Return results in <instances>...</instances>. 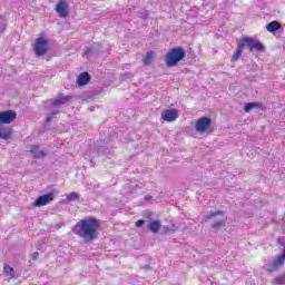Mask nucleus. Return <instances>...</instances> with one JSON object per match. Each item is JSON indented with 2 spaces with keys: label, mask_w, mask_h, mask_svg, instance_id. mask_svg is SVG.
<instances>
[{
  "label": "nucleus",
  "mask_w": 285,
  "mask_h": 285,
  "mask_svg": "<svg viewBox=\"0 0 285 285\" xmlns=\"http://www.w3.org/2000/svg\"><path fill=\"white\" fill-rule=\"evenodd\" d=\"M101 227L99 219L95 217H88L78 222L73 228L72 233L83 239V242H95L97 239V232Z\"/></svg>",
  "instance_id": "nucleus-1"
},
{
  "label": "nucleus",
  "mask_w": 285,
  "mask_h": 285,
  "mask_svg": "<svg viewBox=\"0 0 285 285\" xmlns=\"http://www.w3.org/2000/svg\"><path fill=\"white\" fill-rule=\"evenodd\" d=\"M278 244L283 246V255H278L272 262L266 263L263 268L267 271V273H275V271L282 268L285 264V242L282 238H278Z\"/></svg>",
  "instance_id": "nucleus-2"
},
{
  "label": "nucleus",
  "mask_w": 285,
  "mask_h": 285,
  "mask_svg": "<svg viewBox=\"0 0 285 285\" xmlns=\"http://www.w3.org/2000/svg\"><path fill=\"white\" fill-rule=\"evenodd\" d=\"M186 57V51H184V48L176 47L166 55L165 61L168 68H173L174 66H177L178 61H181Z\"/></svg>",
  "instance_id": "nucleus-3"
},
{
  "label": "nucleus",
  "mask_w": 285,
  "mask_h": 285,
  "mask_svg": "<svg viewBox=\"0 0 285 285\" xmlns=\"http://www.w3.org/2000/svg\"><path fill=\"white\" fill-rule=\"evenodd\" d=\"M240 43L243 45V48H248L250 52H253V50H256L257 52L264 50V45L253 38H243Z\"/></svg>",
  "instance_id": "nucleus-4"
},
{
  "label": "nucleus",
  "mask_w": 285,
  "mask_h": 285,
  "mask_svg": "<svg viewBox=\"0 0 285 285\" xmlns=\"http://www.w3.org/2000/svg\"><path fill=\"white\" fill-rule=\"evenodd\" d=\"M33 50L37 57H43L48 52V39L43 37L37 38Z\"/></svg>",
  "instance_id": "nucleus-5"
},
{
  "label": "nucleus",
  "mask_w": 285,
  "mask_h": 285,
  "mask_svg": "<svg viewBox=\"0 0 285 285\" xmlns=\"http://www.w3.org/2000/svg\"><path fill=\"white\" fill-rule=\"evenodd\" d=\"M213 124V120L208 117H203L196 121V130L197 132H206L208 128H210V125Z\"/></svg>",
  "instance_id": "nucleus-6"
},
{
  "label": "nucleus",
  "mask_w": 285,
  "mask_h": 285,
  "mask_svg": "<svg viewBox=\"0 0 285 285\" xmlns=\"http://www.w3.org/2000/svg\"><path fill=\"white\" fill-rule=\"evenodd\" d=\"M55 199V194L49 193V194H45L42 196H39L36 202L33 203V206H36L37 208H41V206H48V204H50V202H52Z\"/></svg>",
  "instance_id": "nucleus-7"
},
{
  "label": "nucleus",
  "mask_w": 285,
  "mask_h": 285,
  "mask_svg": "<svg viewBox=\"0 0 285 285\" xmlns=\"http://www.w3.org/2000/svg\"><path fill=\"white\" fill-rule=\"evenodd\" d=\"M17 119V112L13 110L0 112V126L3 124H12Z\"/></svg>",
  "instance_id": "nucleus-8"
},
{
  "label": "nucleus",
  "mask_w": 285,
  "mask_h": 285,
  "mask_svg": "<svg viewBox=\"0 0 285 285\" xmlns=\"http://www.w3.org/2000/svg\"><path fill=\"white\" fill-rule=\"evenodd\" d=\"M177 117H179L177 109H166L161 112V119H164V121H176Z\"/></svg>",
  "instance_id": "nucleus-9"
},
{
  "label": "nucleus",
  "mask_w": 285,
  "mask_h": 285,
  "mask_svg": "<svg viewBox=\"0 0 285 285\" xmlns=\"http://www.w3.org/2000/svg\"><path fill=\"white\" fill-rule=\"evenodd\" d=\"M59 17L66 18L68 16V3L66 0H60L56 7Z\"/></svg>",
  "instance_id": "nucleus-10"
},
{
  "label": "nucleus",
  "mask_w": 285,
  "mask_h": 285,
  "mask_svg": "<svg viewBox=\"0 0 285 285\" xmlns=\"http://www.w3.org/2000/svg\"><path fill=\"white\" fill-rule=\"evenodd\" d=\"M31 154L33 159H43V157H46V150L37 145L31 146Z\"/></svg>",
  "instance_id": "nucleus-11"
},
{
  "label": "nucleus",
  "mask_w": 285,
  "mask_h": 285,
  "mask_svg": "<svg viewBox=\"0 0 285 285\" xmlns=\"http://www.w3.org/2000/svg\"><path fill=\"white\" fill-rule=\"evenodd\" d=\"M88 81H90V73L82 72L78 76V80H77L78 86H86Z\"/></svg>",
  "instance_id": "nucleus-12"
},
{
  "label": "nucleus",
  "mask_w": 285,
  "mask_h": 285,
  "mask_svg": "<svg viewBox=\"0 0 285 285\" xmlns=\"http://www.w3.org/2000/svg\"><path fill=\"white\" fill-rule=\"evenodd\" d=\"M148 228L151 233L157 234V233H159V229L161 228V222L160 220H150Z\"/></svg>",
  "instance_id": "nucleus-13"
},
{
  "label": "nucleus",
  "mask_w": 285,
  "mask_h": 285,
  "mask_svg": "<svg viewBox=\"0 0 285 285\" xmlns=\"http://www.w3.org/2000/svg\"><path fill=\"white\" fill-rule=\"evenodd\" d=\"M136 188H144V185H135V186H132V185L127 184V185H125V187L122 189V194L124 195H132V193H135Z\"/></svg>",
  "instance_id": "nucleus-14"
},
{
  "label": "nucleus",
  "mask_w": 285,
  "mask_h": 285,
  "mask_svg": "<svg viewBox=\"0 0 285 285\" xmlns=\"http://www.w3.org/2000/svg\"><path fill=\"white\" fill-rule=\"evenodd\" d=\"M70 99H72L70 96H59L58 99L52 101V106H63V104H68Z\"/></svg>",
  "instance_id": "nucleus-15"
},
{
  "label": "nucleus",
  "mask_w": 285,
  "mask_h": 285,
  "mask_svg": "<svg viewBox=\"0 0 285 285\" xmlns=\"http://www.w3.org/2000/svg\"><path fill=\"white\" fill-rule=\"evenodd\" d=\"M282 28V24L277 21H272L266 26L267 32H277Z\"/></svg>",
  "instance_id": "nucleus-16"
},
{
  "label": "nucleus",
  "mask_w": 285,
  "mask_h": 285,
  "mask_svg": "<svg viewBox=\"0 0 285 285\" xmlns=\"http://www.w3.org/2000/svg\"><path fill=\"white\" fill-rule=\"evenodd\" d=\"M0 139H12V130L10 128L0 129Z\"/></svg>",
  "instance_id": "nucleus-17"
},
{
  "label": "nucleus",
  "mask_w": 285,
  "mask_h": 285,
  "mask_svg": "<svg viewBox=\"0 0 285 285\" xmlns=\"http://www.w3.org/2000/svg\"><path fill=\"white\" fill-rule=\"evenodd\" d=\"M3 273L9 279H14V268L10 267V265L4 264Z\"/></svg>",
  "instance_id": "nucleus-18"
},
{
  "label": "nucleus",
  "mask_w": 285,
  "mask_h": 285,
  "mask_svg": "<svg viewBox=\"0 0 285 285\" xmlns=\"http://www.w3.org/2000/svg\"><path fill=\"white\" fill-rule=\"evenodd\" d=\"M155 59V51H148L146 57L142 59L145 66H150Z\"/></svg>",
  "instance_id": "nucleus-19"
},
{
  "label": "nucleus",
  "mask_w": 285,
  "mask_h": 285,
  "mask_svg": "<svg viewBox=\"0 0 285 285\" xmlns=\"http://www.w3.org/2000/svg\"><path fill=\"white\" fill-rule=\"evenodd\" d=\"M242 52H244V45L242 42L238 43V48L236 49V52L232 57V61H237L239 57H242Z\"/></svg>",
  "instance_id": "nucleus-20"
},
{
  "label": "nucleus",
  "mask_w": 285,
  "mask_h": 285,
  "mask_svg": "<svg viewBox=\"0 0 285 285\" xmlns=\"http://www.w3.org/2000/svg\"><path fill=\"white\" fill-rule=\"evenodd\" d=\"M224 227H226V220H216L212 224V228H214V230H219V228Z\"/></svg>",
  "instance_id": "nucleus-21"
},
{
  "label": "nucleus",
  "mask_w": 285,
  "mask_h": 285,
  "mask_svg": "<svg viewBox=\"0 0 285 285\" xmlns=\"http://www.w3.org/2000/svg\"><path fill=\"white\" fill-rule=\"evenodd\" d=\"M77 199H79V194L75 191L67 195V200L69 202H77Z\"/></svg>",
  "instance_id": "nucleus-22"
},
{
  "label": "nucleus",
  "mask_w": 285,
  "mask_h": 285,
  "mask_svg": "<svg viewBox=\"0 0 285 285\" xmlns=\"http://www.w3.org/2000/svg\"><path fill=\"white\" fill-rule=\"evenodd\" d=\"M253 108H257V104L248 102V104L245 105L244 110H245V112H250V110H253Z\"/></svg>",
  "instance_id": "nucleus-23"
},
{
  "label": "nucleus",
  "mask_w": 285,
  "mask_h": 285,
  "mask_svg": "<svg viewBox=\"0 0 285 285\" xmlns=\"http://www.w3.org/2000/svg\"><path fill=\"white\" fill-rule=\"evenodd\" d=\"M218 215H224V212L217 210V212H210L209 213V216H212V217H217Z\"/></svg>",
  "instance_id": "nucleus-24"
},
{
  "label": "nucleus",
  "mask_w": 285,
  "mask_h": 285,
  "mask_svg": "<svg viewBox=\"0 0 285 285\" xmlns=\"http://www.w3.org/2000/svg\"><path fill=\"white\" fill-rule=\"evenodd\" d=\"M58 111H52L51 116H47L46 121L47 124H50L52 121V116L57 115Z\"/></svg>",
  "instance_id": "nucleus-25"
},
{
  "label": "nucleus",
  "mask_w": 285,
  "mask_h": 285,
  "mask_svg": "<svg viewBox=\"0 0 285 285\" xmlns=\"http://www.w3.org/2000/svg\"><path fill=\"white\" fill-rule=\"evenodd\" d=\"M31 259H33V262H37V259H39V252H35L31 256Z\"/></svg>",
  "instance_id": "nucleus-26"
},
{
  "label": "nucleus",
  "mask_w": 285,
  "mask_h": 285,
  "mask_svg": "<svg viewBox=\"0 0 285 285\" xmlns=\"http://www.w3.org/2000/svg\"><path fill=\"white\" fill-rule=\"evenodd\" d=\"M144 224H145V222L144 220H138V222H136V226H137V228H141V226H144Z\"/></svg>",
  "instance_id": "nucleus-27"
},
{
  "label": "nucleus",
  "mask_w": 285,
  "mask_h": 285,
  "mask_svg": "<svg viewBox=\"0 0 285 285\" xmlns=\"http://www.w3.org/2000/svg\"><path fill=\"white\" fill-rule=\"evenodd\" d=\"M284 279L282 277L275 278V284H283Z\"/></svg>",
  "instance_id": "nucleus-28"
},
{
  "label": "nucleus",
  "mask_w": 285,
  "mask_h": 285,
  "mask_svg": "<svg viewBox=\"0 0 285 285\" xmlns=\"http://www.w3.org/2000/svg\"><path fill=\"white\" fill-rule=\"evenodd\" d=\"M209 219H213V217L209 215V216H204L203 217V222H209Z\"/></svg>",
  "instance_id": "nucleus-29"
},
{
  "label": "nucleus",
  "mask_w": 285,
  "mask_h": 285,
  "mask_svg": "<svg viewBox=\"0 0 285 285\" xmlns=\"http://www.w3.org/2000/svg\"><path fill=\"white\" fill-rule=\"evenodd\" d=\"M150 199H153V196L150 195L145 196V202H150Z\"/></svg>",
  "instance_id": "nucleus-30"
},
{
  "label": "nucleus",
  "mask_w": 285,
  "mask_h": 285,
  "mask_svg": "<svg viewBox=\"0 0 285 285\" xmlns=\"http://www.w3.org/2000/svg\"><path fill=\"white\" fill-rule=\"evenodd\" d=\"M141 19H148V13H144L142 16H140Z\"/></svg>",
  "instance_id": "nucleus-31"
},
{
  "label": "nucleus",
  "mask_w": 285,
  "mask_h": 285,
  "mask_svg": "<svg viewBox=\"0 0 285 285\" xmlns=\"http://www.w3.org/2000/svg\"><path fill=\"white\" fill-rule=\"evenodd\" d=\"M92 52V49H87L86 55H90Z\"/></svg>",
  "instance_id": "nucleus-32"
},
{
  "label": "nucleus",
  "mask_w": 285,
  "mask_h": 285,
  "mask_svg": "<svg viewBox=\"0 0 285 285\" xmlns=\"http://www.w3.org/2000/svg\"><path fill=\"white\" fill-rule=\"evenodd\" d=\"M0 30H1V32H3V30H6V27H1Z\"/></svg>",
  "instance_id": "nucleus-33"
}]
</instances>
